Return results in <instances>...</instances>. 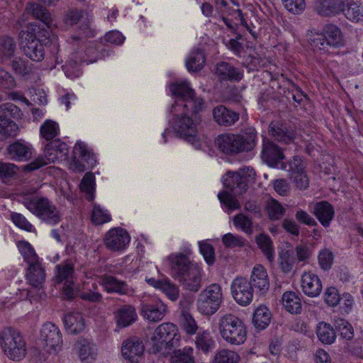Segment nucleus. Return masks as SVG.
<instances>
[{
    "instance_id": "1",
    "label": "nucleus",
    "mask_w": 363,
    "mask_h": 363,
    "mask_svg": "<svg viewBox=\"0 0 363 363\" xmlns=\"http://www.w3.org/2000/svg\"><path fill=\"white\" fill-rule=\"evenodd\" d=\"M173 95L177 96L172 105V128L179 138L192 140L197 133L196 125L191 114H196L203 106V99L198 97L186 81L177 82L170 86Z\"/></svg>"
},
{
    "instance_id": "2",
    "label": "nucleus",
    "mask_w": 363,
    "mask_h": 363,
    "mask_svg": "<svg viewBox=\"0 0 363 363\" xmlns=\"http://www.w3.org/2000/svg\"><path fill=\"white\" fill-rule=\"evenodd\" d=\"M257 142V133L253 127L242 129L240 133L219 135L215 143L223 153L235 156L240 153L252 151Z\"/></svg>"
},
{
    "instance_id": "3",
    "label": "nucleus",
    "mask_w": 363,
    "mask_h": 363,
    "mask_svg": "<svg viewBox=\"0 0 363 363\" xmlns=\"http://www.w3.org/2000/svg\"><path fill=\"white\" fill-rule=\"evenodd\" d=\"M19 35L21 38L20 45L24 55L34 62H41L45 58V48L51 47L53 53L58 51V45L52 42L47 29L39 28L35 34L21 30Z\"/></svg>"
},
{
    "instance_id": "4",
    "label": "nucleus",
    "mask_w": 363,
    "mask_h": 363,
    "mask_svg": "<svg viewBox=\"0 0 363 363\" xmlns=\"http://www.w3.org/2000/svg\"><path fill=\"white\" fill-rule=\"evenodd\" d=\"M308 43L314 52L328 53L331 49L343 45L342 31L336 25L326 24L321 32L313 33L310 35Z\"/></svg>"
},
{
    "instance_id": "5",
    "label": "nucleus",
    "mask_w": 363,
    "mask_h": 363,
    "mask_svg": "<svg viewBox=\"0 0 363 363\" xmlns=\"http://www.w3.org/2000/svg\"><path fill=\"white\" fill-rule=\"evenodd\" d=\"M218 330L223 340L230 345H240L246 340L247 329L244 323L231 313L220 317Z\"/></svg>"
},
{
    "instance_id": "6",
    "label": "nucleus",
    "mask_w": 363,
    "mask_h": 363,
    "mask_svg": "<svg viewBox=\"0 0 363 363\" xmlns=\"http://www.w3.org/2000/svg\"><path fill=\"white\" fill-rule=\"evenodd\" d=\"M0 343L4 354L11 359L19 361L26 354V344L22 335L15 328L7 327L0 333Z\"/></svg>"
},
{
    "instance_id": "7",
    "label": "nucleus",
    "mask_w": 363,
    "mask_h": 363,
    "mask_svg": "<svg viewBox=\"0 0 363 363\" xmlns=\"http://www.w3.org/2000/svg\"><path fill=\"white\" fill-rule=\"evenodd\" d=\"M27 209L42 222L50 225L58 224L62 214L57 206L46 197L36 196L24 203Z\"/></svg>"
},
{
    "instance_id": "8",
    "label": "nucleus",
    "mask_w": 363,
    "mask_h": 363,
    "mask_svg": "<svg viewBox=\"0 0 363 363\" xmlns=\"http://www.w3.org/2000/svg\"><path fill=\"white\" fill-rule=\"evenodd\" d=\"M69 149L67 145L60 140H53L48 143L44 150L45 158L39 157L35 161L23 166V169L30 172L51 162L67 160Z\"/></svg>"
},
{
    "instance_id": "9",
    "label": "nucleus",
    "mask_w": 363,
    "mask_h": 363,
    "mask_svg": "<svg viewBox=\"0 0 363 363\" xmlns=\"http://www.w3.org/2000/svg\"><path fill=\"white\" fill-rule=\"evenodd\" d=\"M21 110L8 102L0 105V135L4 138H14L19 131L18 125L12 119L21 118Z\"/></svg>"
},
{
    "instance_id": "10",
    "label": "nucleus",
    "mask_w": 363,
    "mask_h": 363,
    "mask_svg": "<svg viewBox=\"0 0 363 363\" xmlns=\"http://www.w3.org/2000/svg\"><path fill=\"white\" fill-rule=\"evenodd\" d=\"M222 300L221 286L218 284H212L199 294L197 309L203 315H211L218 310Z\"/></svg>"
},
{
    "instance_id": "11",
    "label": "nucleus",
    "mask_w": 363,
    "mask_h": 363,
    "mask_svg": "<svg viewBox=\"0 0 363 363\" xmlns=\"http://www.w3.org/2000/svg\"><path fill=\"white\" fill-rule=\"evenodd\" d=\"M179 339L177 326L172 323H164L155 329L151 341L153 350L160 352L162 349L170 350L176 347Z\"/></svg>"
},
{
    "instance_id": "12",
    "label": "nucleus",
    "mask_w": 363,
    "mask_h": 363,
    "mask_svg": "<svg viewBox=\"0 0 363 363\" xmlns=\"http://www.w3.org/2000/svg\"><path fill=\"white\" fill-rule=\"evenodd\" d=\"M38 341L49 353L57 352L62 343L61 332L55 324L45 323L40 329Z\"/></svg>"
},
{
    "instance_id": "13",
    "label": "nucleus",
    "mask_w": 363,
    "mask_h": 363,
    "mask_svg": "<svg viewBox=\"0 0 363 363\" xmlns=\"http://www.w3.org/2000/svg\"><path fill=\"white\" fill-rule=\"evenodd\" d=\"M86 162L89 166L96 164L94 155L87 149L86 145L82 142H78L74 149L72 160L69 163V167L74 172H83L86 167L83 162Z\"/></svg>"
},
{
    "instance_id": "14",
    "label": "nucleus",
    "mask_w": 363,
    "mask_h": 363,
    "mask_svg": "<svg viewBox=\"0 0 363 363\" xmlns=\"http://www.w3.org/2000/svg\"><path fill=\"white\" fill-rule=\"evenodd\" d=\"M231 294L235 301L240 306H248L253 298V288L244 277L235 278L230 286Z\"/></svg>"
},
{
    "instance_id": "15",
    "label": "nucleus",
    "mask_w": 363,
    "mask_h": 363,
    "mask_svg": "<svg viewBox=\"0 0 363 363\" xmlns=\"http://www.w3.org/2000/svg\"><path fill=\"white\" fill-rule=\"evenodd\" d=\"M167 259L170 268V274L175 280L198 266L190 260L187 255L182 252L172 253Z\"/></svg>"
},
{
    "instance_id": "16",
    "label": "nucleus",
    "mask_w": 363,
    "mask_h": 363,
    "mask_svg": "<svg viewBox=\"0 0 363 363\" xmlns=\"http://www.w3.org/2000/svg\"><path fill=\"white\" fill-rule=\"evenodd\" d=\"M145 346L137 337H131L123 341L121 354L127 363H139L143 359Z\"/></svg>"
},
{
    "instance_id": "17",
    "label": "nucleus",
    "mask_w": 363,
    "mask_h": 363,
    "mask_svg": "<svg viewBox=\"0 0 363 363\" xmlns=\"http://www.w3.org/2000/svg\"><path fill=\"white\" fill-rule=\"evenodd\" d=\"M130 239V235L125 230L114 228L106 233L104 244L111 251H121L129 244Z\"/></svg>"
},
{
    "instance_id": "18",
    "label": "nucleus",
    "mask_w": 363,
    "mask_h": 363,
    "mask_svg": "<svg viewBox=\"0 0 363 363\" xmlns=\"http://www.w3.org/2000/svg\"><path fill=\"white\" fill-rule=\"evenodd\" d=\"M261 157L268 166L272 167L281 164L285 158L282 149L267 138L263 139Z\"/></svg>"
},
{
    "instance_id": "19",
    "label": "nucleus",
    "mask_w": 363,
    "mask_h": 363,
    "mask_svg": "<svg viewBox=\"0 0 363 363\" xmlns=\"http://www.w3.org/2000/svg\"><path fill=\"white\" fill-rule=\"evenodd\" d=\"M270 135L276 140L289 144L296 138L294 129L287 123L272 121L269 127Z\"/></svg>"
},
{
    "instance_id": "20",
    "label": "nucleus",
    "mask_w": 363,
    "mask_h": 363,
    "mask_svg": "<svg viewBox=\"0 0 363 363\" xmlns=\"http://www.w3.org/2000/svg\"><path fill=\"white\" fill-rule=\"evenodd\" d=\"M247 183H228L227 188L230 189L233 195L228 191H222L218 194L220 203L224 204L230 210H235L240 208V204L235 196L242 194L247 189Z\"/></svg>"
},
{
    "instance_id": "21",
    "label": "nucleus",
    "mask_w": 363,
    "mask_h": 363,
    "mask_svg": "<svg viewBox=\"0 0 363 363\" xmlns=\"http://www.w3.org/2000/svg\"><path fill=\"white\" fill-rule=\"evenodd\" d=\"M167 311V306L160 300H156L152 303H144L141 307V313L143 317L152 322L161 320Z\"/></svg>"
},
{
    "instance_id": "22",
    "label": "nucleus",
    "mask_w": 363,
    "mask_h": 363,
    "mask_svg": "<svg viewBox=\"0 0 363 363\" xmlns=\"http://www.w3.org/2000/svg\"><path fill=\"white\" fill-rule=\"evenodd\" d=\"M9 157L18 162H25L30 160L33 155L32 145L23 140H18L7 147Z\"/></svg>"
},
{
    "instance_id": "23",
    "label": "nucleus",
    "mask_w": 363,
    "mask_h": 363,
    "mask_svg": "<svg viewBox=\"0 0 363 363\" xmlns=\"http://www.w3.org/2000/svg\"><path fill=\"white\" fill-rule=\"evenodd\" d=\"M183 289L197 292L201 287V269L197 266L177 280Z\"/></svg>"
},
{
    "instance_id": "24",
    "label": "nucleus",
    "mask_w": 363,
    "mask_h": 363,
    "mask_svg": "<svg viewBox=\"0 0 363 363\" xmlns=\"http://www.w3.org/2000/svg\"><path fill=\"white\" fill-rule=\"evenodd\" d=\"M216 74L221 82H240L243 78L242 70L225 62H222L216 65Z\"/></svg>"
},
{
    "instance_id": "25",
    "label": "nucleus",
    "mask_w": 363,
    "mask_h": 363,
    "mask_svg": "<svg viewBox=\"0 0 363 363\" xmlns=\"http://www.w3.org/2000/svg\"><path fill=\"white\" fill-rule=\"evenodd\" d=\"M343 0H316L315 10L323 17H333L341 13Z\"/></svg>"
},
{
    "instance_id": "26",
    "label": "nucleus",
    "mask_w": 363,
    "mask_h": 363,
    "mask_svg": "<svg viewBox=\"0 0 363 363\" xmlns=\"http://www.w3.org/2000/svg\"><path fill=\"white\" fill-rule=\"evenodd\" d=\"M281 169L286 170L293 182H308L309 179L304 172L303 160L298 156H294L288 163L282 162Z\"/></svg>"
},
{
    "instance_id": "27",
    "label": "nucleus",
    "mask_w": 363,
    "mask_h": 363,
    "mask_svg": "<svg viewBox=\"0 0 363 363\" xmlns=\"http://www.w3.org/2000/svg\"><path fill=\"white\" fill-rule=\"evenodd\" d=\"M301 287L303 293L311 297H316L322 291L320 278L311 272H304L301 277Z\"/></svg>"
},
{
    "instance_id": "28",
    "label": "nucleus",
    "mask_w": 363,
    "mask_h": 363,
    "mask_svg": "<svg viewBox=\"0 0 363 363\" xmlns=\"http://www.w3.org/2000/svg\"><path fill=\"white\" fill-rule=\"evenodd\" d=\"M99 282L108 293L125 295L128 294L130 291V288L126 282L120 281L113 276L104 274L99 278Z\"/></svg>"
},
{
    "instance_id": "29",
    "label": "nucleus",
    "mask_w": 363,
    "mask_h": 363,
    "mask_svg": "<svg viewBox=\"0 0 363 363\" xmlns=\"http://www.w3.org/2000/svg\"><path fill=\"white\" fill-rule=\"evenodd\" d=\"M249 282L253 289L255 288L261 294L266 293L269 286V281L266 269L259 264L255 266Z\"/></svg>"
},
{
    "instance_id": "30",
    "label": "nucleus",
    "mask_w": 363,
    "mask_h": 363,
    "mask_svg": "<svg viewBox=\"0 0 363 363\" xmlns=\"http://www.w3.org/2000/svg\"><path fill=\"white\" fill-rule=\"evenodd\" d=\"M214 121L220 125L228 127L234 125L240 118L239 113L219 105L213 109Z\"/></svg>"
},
{
    "instance_id": "31",
    "label": "nucleus",
    "mask_w": 363,
    "mask_h": 363,
    "mask_svg": "<svg viewBox=\"0 0 363 363\" xmlns=\"http://www.w3.org/2000/svg\"><path fill=\"white\" fill-rule=\"evenodd\" d=\"M257 178L261 179L260 176L257 177L253 168L245 167L238 171L226 172L220 182H252Z\"/></svg>"
},
{
    "instance_id": "32",
    "label": "nucleus",
    "mask_w": 363,
    "mask_h": 363,
    "mask_svg": "<svg viewBox=\"0 0 363 363\" xmlns=\"http://www.w3.org/2000/svg\"><path fill=\"white\" fill-rule=\"evenodd\" d=\"M116 325L123 328L132 325L138 318L135 308L131 305H124L114 313Z\"/></svg>"
},
{
    "instance_id": "33",
    "label": "nucleus",
    "mask_w": 363,
    "mask_h": 363,
    "mask_svg": "<svg viewBox=\"0 0 363 363\" xmlns=\"http://www.w3.org/2000/svg\"><path fill=\"white\" fill-rule=\"evenodd\" d=\"M313 213L324 227H328L333 219L335 211L329 202L323 201L315 203Z\"/></svg>"
},
{
    "instance_id": "34",
    "label": "nucleus",
    "mask_w": 363,
    "mask_h": 363,
    "mask_svg": "<svg viewBox=\"0 0 363 363\" xmlns=\"http://www.w3.org/2000/svg\"><path fill=\"white\" fill-rule=\"evenodd\" d=\"M341 13L350 21L357 23L363 21V5L353 1H343Z\"/></svg>"
},
{
    "instance_id": "35",
    "label": "nucleus",
    "mask_w": 363,
    "mask_h": 363,
    "mask_svg": "<svg viewBox=\"0 0 363 363\" xmlns=\"http://www.w3.org/2000/svg\"><path fill=\"white\" fill-rule=\"evenodd\" d=\"M80 359L85 363H91L96 357V345L85 338H79L77 342Z\"/></svg>"
},
{
    "instance_id": "36",
    "label": "nucleus",
    "mask_w": 363,
    "mask_h": 363,
    "mask_svg": "<svg viewBox=\"0 0 363 363\" xmlns=\"http://www.w3.org/2000/svg\"><path fill=\"white\" fill-rule=\"evenodd\" d=\"M65 328L68 333L76 335L84 330V319L81 313H69L65 316Z\"/></svg>"
},
{
    "instance_id": "37",
    "label": "nucleus",
    "mask_w": 363,
    "mask_h": 363,
    "mask_svg": "<svg viewBox=\"0 0 363 363\" xmlns=\"http://www.w3.org/2000/svg\"><path fill=\"white\" fill-rule=\"evenodd\" d=\"M27 280L30 285L35 288H40L45 279V273L40 262L28 266L26 274Z\"/></svg>"
},
{
    "instance_id": "38",
    "label": "nucleus",
    "mask_w": 363,
    "mask_h": 363,
    "mask_svg": "<svg viewBox=\"0 0 363 363\" xmlns=\"http://www.w3.org/2000/svg\"><path fill=\"white\" fill-rule=\"evenodd\" d=\"M271 318L272 314L269 308L265 306H259L253 313L252 323L257 329L262 330L269 325Z\"/></svg>"
},
{
    "instance_id": "39",
    "label": "nucleus",
    "mask_w": 363,
    "mask_h": 363,
    "mask_svg": "<svg viewBox=\"0 0 363 363\" xmlns=\"http://www.w3.org/2000/svg\"><path fill=\"white\" fill-rule=\"evenodd\" d=\"M283 306L291 313L299 314L302 305L298 296L294 291H286L282 296Z\"/></svg>"
},
{
    "instance_id": "40",
    "label": "nucleus",
    "mask_w": 363,
    "mask_h": 363,
    "mask_svg": "<svg viewBox=\"0 0 363 363\" xmlns=\"http://www.w3.org/2000/svg\"><path fill=\"white\" fill-rule=\"evenodd\" d=\"M196 347L204 353L212 351L216 347V342L210 332L199 331L194 340Z\"/></svg>"
},
{
    "instance_id": "41",
    "label": "nucleus",
    "mask_w": 363,
    "mask_h": 363,
    "mask_svg": "<svg viewBox=\"0 0 363 363\" xmlns=\"http://www.w3.org/2000/svg\"><path fill=\"white\" fill-rule=\"evenodd\" d=\"M255 241L267 259L272 262L274 259V249L270 237L265 233H260L255 237Z\"/></svg>"
},
{
    "instance_id": "42",
    "label": "nucleus",
    "mask_w": 363,
    "mask_h": 363,
    "mask_svg": "<svg viewBox=\"0 0 363 363\" xmlns=\"http://www.w3.org/2000/svg\"><path fill=\"white\" fill-rule=\"evenodd\" d=\"M16 47L13 38L9 36L0 38V63H4L13 56Z\"/></svg>"
},
{
    "instance_id": "43",
    "label": "nucleus",
    "mask_w": 363,
    "mask_h": 363,
    "mask_svg": "<svg viewBox=\"0 0 363 363\" xmlns=\"http://www.w3.org/2000/svg\"><path fill=\"white\" fill-rule=\"evenodd\" d=\"M316 334L320 341L324 344H332L336 338V333L333 327L325 322L318 323Z\"/></svg>"
},
{
    "instance_id": "44",
    "label": "nucleus",
    "mask_w": 363,
    "mask_h": 363,
    "mask_svg": "<svg viewBox=\"0 0 363 363\" xmlns=\"http://www.w3.org/2000/svg\"><path fill=\"white\" fill-rule=\"evenodd\" d=\"M205 62L203 52L201 50H193L186 61V66L189 72H198L201 69Z\"/></svg>"
},
{
    "instance_id": "45",
    "label": "nucleus",
    "mask_w": 363,
    "mask_h": 363,
    "mask_svg": "<svg viewBox=\"0 0 363 363\" xmlns=\"http://www.w3.org/2000/svg\"><path fill=\"white\" fill-rule=\"evenodd\" d=\"M28 13H31L35 18L39 19L49 27L50 22V15L46 9L36 3H31L27 6L26 8Z\"/></svg>"
},
{
    "instance_id": "46",
    "label": "nucleus",
    "mask_w": 363,
    "mask_h": 363,
    "mask_svg": "<svg viewBox=\"0 0 363 363\" xmlns=\"http://www.w3.org/2000/svg\"><path fill=\"white\" fill-rule=\"evenodd\" d=\"M74 269L70 263L59 264L56 266L55 281L60 283L65 281V283H74L72 280Z\"/></svg>"
},
{
    "instance_id": "47",
    "label": "nucleus",
    "mask_w": 363,
    "mask_h": 363,
    "mask_svg": "<svg viewBox=\"0 0 363 363\" xmlns=\"http://www.w3.org/2000/svg\"><path fill=\"white\" fill-rule=\"evenodd\" d=\"M18 248L28 266L40 263L39 258L30 243L26 241H21L18 244Z\"/></svg>"
},
{
    "instance_id": "48",
    "label": "nucleus",
    "mask_w": 363,
    "mask_h": 363,
    "mask_svg": "<svg viewBox=\"0 0 363 363\" xmlns=\"http://www.w3.org/2000/svg\"><path fill=\"white\" fill-rule=\"evenodd\" d=\"M194 349L191 347L174 351L172 363H195Z\"/></svg>"
},
{
    "instance_id": "49",
    "label": "nucleus",
    "mask_w": 363,
    "mask_h": 363,
    "mask_svg": "<svg viewBox=\"0 0 363 363\" xmlns=\"http://www.w3.org/2000/svg\"><path fill=\"white\" fill-rule=\"evenodd\" d=\"M59 130V125L52 120L45 121L40 128L41 136L46 140H50L55 138L58 135Z\"/></svg>"
},
{
    "instance_id": "50",
    "label": "nucleus",
    "mask_w": 363,
    "mask_h": 363,
    "mask_svg": "<svg viewBox=\"0 0 363 363\" xmlns=\"http://www.w3.org/2000/svg\"><path fill=\"white\" fill-rule=\"evenodd\" d=\"M267 211L271 220H279L284 214L286 210L277 200L270 199L267 204Z\"/></svg>"
},
{
    "instance_id": "51",
    "label": "nucleus",
    "mask_w": 363,
    "mask_h": 363,
    "mask_svg": "<svg viewBox=\"0 0 363 363\" xmlns=\"http://www.w3.org/2000/svg\"><path fill=\"white\" fill-rule=\"evenodd\" d=\"M111 220V215L99 205L94 204L93 207L91 220L95 225H101Z\"/></svg>"
},
{
    "instance_id": "52",
    "label": "nucleus",
    "mask_w": 363,
    "mask_h": 363,
    "mask_svg": "<svg viewBox=\"0 0 363 363\" xmlns=\"http://www.w3.org/2000/svg\"><path fill=\"white\" fill-rule=\"evenodd\" d=\"M239 359L240 357L236 352L223 350L216 354L213 363H238Z\"/></svg>"
},
{
    "instance_id": "53",
    "label": "nucleus",
    "mask_w": 363,
    "mask_h": 363,
    "mask_svg": "<svg viewBox=\"0 0 363 363\" xmlns=\"http://www.w3.org/2000/svg\"><path fill=\"white\" fill-rule=\"evenodd\" d=\"M233 223L236 228H240L245 233L251 235L252 233V219L248 216L239 213L235 216L233 218Z\"/></svg>"
},
{
    "instance_id": "54",
    "label": "nucleus",
    "mask_w": 363,
    "mask_h": 363,
    "mask_svg": "<svg viewBox=\"0 0 363 363\" xmlns=\"http://www.w3.org/2000/svg\"><path fill=\"white\" fill-rule=\"evenodd\" d=\"M335 327L338 330L340 336L347 340H350L354 337L353 328L350 323L345 319H339L336 321Z\"/></svg>"
},
{
    "instance_id": "55",
    "label": "nucleus",
    "mask_w": 363,
    "mask_h": 363,
    "mask_svg": "<svg viewBox=\"0 0 363 363\" xmlns=\"http://www.w3.org/2000/svg\"><path fill=\"white\" fill-rule=\"evenodd\" d=\"M18 167L13 163L0 162V179H16Z\"/></svg>"
},
{
    "instance_id": "56",
    "label": "nucleus",
    "mask_w": 363,
    "mask_h": 363,
    "mask_svg": "<svg viewBox=\"0 0 363 363\" xmlns=\"http://www.w3.org/2000/svg\"><path fill=\"white\" fill-rule=\"evenodd\" d=\"M160 290L163 294L168 297L172 301H175L179 298V287L171 282L169 280L164 281L161 284Z\"/></svg>"
},
{
    "instance_id": "57",
    "label": "nucleus",
    "mask_w": 363,
    "mask_h": 363,
    "mask_svg": "<svg viewBox=\"0 0 363 363\" xmlns=\"http://www.w3.org/2000/svg\"><path fill=\"white\" fill-rule=\"evenodd\" d=\"M98 52L94 43L89 42L86 46L84 54L79 57L80 62H86L87 64L95 62L97 60Z\"/></svg>"
},
{
    "instance_id": "58",
    "label": "nucleus",
    "mask_w": 363,
    "mask_h": 363,
    "mask_svg": "<svg viewBox=\"0 0 363 363\" xmlns=\"http://www.w3.org/2000/svg\"><path fill=\"white\" fill-rule=\"evenodd\" d=\"M286 9L293 14H301L306 9L305 0H281Z\"/></svg>"
},
{
    "instance_id": "59",
    "label": "nucleus",
    "mask_w": 363,
    "mask_h": 363,
    "mask_svg": "<svg viewBox=\"0 0 363 363\" xmlns=\"http://www.w3.org/2000/svg\"><path fill=\"white\" fill-rule=\"evenodd\" d=\"M333 259V254L330 250L325 248L319 252L318 263L323 270H328L331 268Z\"/></svg>"
},
{
    "instance_id": "60",
    "label": "nucleus",
    "mask_w": 363,
    "mask_h": 363,
    "mask_svg": "<svg viewBox=\"0 0 363 363\" xmlns=\"http://www.w3.org/2000/svg\"><path fill=\"white\" fill-rule=\"evenodd\" d=\"M98 289V286L96 284H92V289L82 291L79 293V297L85 301L92 303H99L102 301V295L95 291Z\"/></svg>"
},
{
    "instance_id": "61",
    "label": "nucleus",
    "mask_w": 363,
    "mask_h": 363,
    "mask_svg": "<svg viewBox=\"0 0 363 363\" xmlns=\"http://www.w3.org/2000/svg\"><path fill=\"white\" fill-rule=\"evenodd\" d=\"M324 301L330 306H336L340 302V295L335 287H328L324 292Z\"/></svg>"
},
{
    "instance_id": "62",
    "label": "nucleus",
    "mask_w": 363,
    "mask_h": 363,
    "mask_svg": "<svg viewBox=\"0 0 363 363\" xmlns=\"http://www.w3.org/2000/svg\"><path fill=\"white\" fill-rule=\"evenodd\" d=\"M295 259L293 257V252L286 251L280 255V267L284 273H289L291 271Z\"/></svg>"
},
{
    "instance_id": "63",
    "label": "nucleus",
    "mask_w": 363,
    "mask_h": 363,
    "mask_svg": "<svg viewBox=\"0 0 363 363\" xmlns=\"http://www.w3.org/2000/svg\"><path fill=\"white\" fill-rule=\"evenodd\" d=\"M13 71L19 75L26 76L30 72V67L27 62L21 57L14 58L11 63Z\"/></svg>"
},
{
    "instance_id": "64",
    "label": "nucleus",
    "mask_w": 363,
    "mask_h": 363,
    "mask_svg": "<svg viewBox=\"0 0 363 363\" xmlns=\"http://www.w3.org/2000/svg\"><path fill=\"white\" fill-rule=\"evenodd\" d=\"M181 320L185 330L190 334H194L198 329V326L190 313L183 311L181 316Z\"/></svg>"
}]
</instances>
